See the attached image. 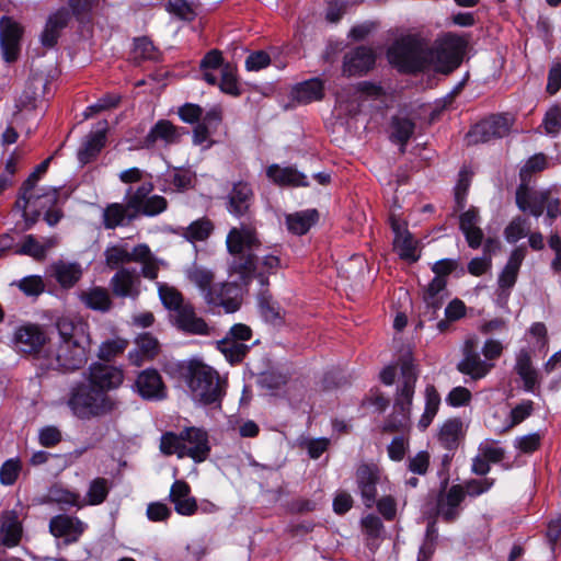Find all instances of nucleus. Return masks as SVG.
<instances>
[{"mask_svg": "<svg viewBox=\"0 0 561 561\" xmlns=\"http://www.w3.org/2000/svg\"><path fill=\"white\" fill-rule=\"evenodd\" d=\"M478 449L490 463H497L502 461L505 456V450L499 443L491 439L481 442Z\"/></svg>", "mask_w": 561, "mask_h": 561, "instance_id": "obj_62", "label": "nucleus"}, {"mask_svg": "<svg viewBox=\"0 0 561 561\" xmlns=\"http://www.w3.org/2000/svg\"><path fill=\"white\" fill-rule=\"evenodd\" d=\"M187 373V385L195 401L208 405L221 400L222 387L215 369L193 359L188 363Z\"/></svg>", "mask_w": 561, "mask_h": 561, "instance_id": "obj_7", "label": "nucleus"}, {"mask_svg": "<svg viewBox=\"0 0 561 561\" xmlns=\"http://www.w3.org/2000/svg\"><path fill=\"white\" fill-rule=\"evenodd\" d=\"M381 93V87L370 82H362L357 87H350L336 94V110L345 115H355L359 110L362 95L378 98Z\"/></svg>", "mask_w": 561, "mask_h": 561, "instance_id": "obj_13", "label": "nucleus"}, {"mask_svg": "<svg viewBox=\"0 0 561 561\" xmlns=\"http://www.w3.org/2000/svg\"><path fill=\"white\" fill-rule=\"evenodd\" d=\"M317 219V210L309 209L287 216L286 222L291 232L296 234H304L311 228Z\"/></svg>", "mask_w": 561, "mask_h": 561, "instance_id": "obj_49", "label": "nucleus"}, {"mask_svg": "<svg viewBox=\"0 0 561 561\" xmlns=\"http://www.w3.org/2000/svg\"><path fill=\"white\" fill-rule=\"evenodd\" d=\"M49 496L53 502L58 504L71 505L77 507L85 506V502L82 500L79 493L69 491L60 486L51 488Z\"/></svg>", "mask_w": 561, "mask_h": 561, "instance_id": "obj_57", "label": "nucleus"}, {"mask_svg": "<svg viewBox=\"0 0 561 561\" xmlns=\"http://www.w3.org/2000/svg\"><path fill=\"white\" fill-rule=\"evenodd\" d=\"M324 87L320 79H310L298 83L293 89V98L299 103L308 104L323 98Z\"/></svg>", "mask_w": 561, "mask_h": 561, "instance_id": "obj_40", "label": "nucleus"}, {"mask_svg": "<svg viewBox=\"0 0 561 561\" xmlns=\"http://www.w3.org/2000/svg\"><path fill=\"white\" fill-rule=\"evenodd\" d=\"M227 62H224L221 53L217 49L208 51L201 60V70L203 72V79L211 85L217 84L218 76L217 71H221L222 67Z\"/></svg>", "mask_w": 561, "mask_h": 561, "instance_id": "obj_44", "label": "nucleus"}, {"mask_svg": "<svg viewBox=\"0 0 561 561\" xmlns=\"http://www.w3.org/2000/svg\"><path fill=\"white\" fill-rule=\"evenodd\" d=\"M387 57L389 62L400 70L416 71L430 66L433 53L423 39L408 35L389 47Z\"/></svg>", "mask_w": 561, "mask_h": 561, "instance_id": "obj_6", "label": "nucleus"}, {"mask_svg": "<svg viewBox=\"0 0 561 561\" xmlns=\"http://www.w3.org/2000/svg\"><path fill=\"white\" fill-rule=\"evenodd\" d=\"M462 358L457 364V369L470 377L471 380H480L486 377L495 367L485 358H481L478 353V337L472 335L465 340L461 347Z\"/></svg>", "mask_w": 561, "mask_h": 561, "instance_id": "obj_10", "label": "nucleus"}, {"mask_svg": "<svg viewBox=\"0 0 561 561\" xmlns=\"http://www.w3.org/2000/svg\"><path fill=\"white\" fill-rule=\"evenodd\" d=\"M266 176L279 186H308L307 176L294 167L271 164L266 169Z\"/></svg>", "mask_w": 561, "mask_h": 561, "instance_id": "obj_29", "label": "nucleus"}, {"mask_svg": "<svg viewBox=\"0 0 561 561\" xmlns=\"http://www.w3.org/2000/svg\"><path fill=\"white\" fill-rule=\"evenodd\" d=\"M480 224L481 217L476 207H470L459 216V229L462 232L468 247L474 250L479 249L482 244L484 245L485 241Z\"/></svg>", "mask_w": 561, "mask_h": 561, "instance_id": "obj_21", "label": "nucleus"}, {"mask_svg": "<svg viewBox=\"0 0 561 561\" xmlns=\"http://www.w3.org/2000/svg\"><path fill=\"white\" fill-rule=\"evenodd\" d=\"M135 390L145 400L157 401L167 397L161 375L156 369H145L138 374Z\"/></svg>", "mask_w": 561, "mask_h": 561, "instance_id": "obj_18", "label": "nucleus"}, {"mask_svg": "<svg viewBox=\"0 0 561 561\" xmlns=\"http://www.w3.org/2000/svg\"><path fill=\"white\" fill-rule=\"evenodd\" d=\"M110 491V482L104 478H96L90 482L87 496L82 499L85 505H99L103 503Z\"/></svg>", "mask_w": 561, "mask_h": 561, "instance_id": "obj_52", "label": "nucleus"}, {"mask_svg": "<svg viewBox=\"0 0 561 561\" xmlns=\"http://www.w3.org/2000/svg\"><path fill=\"white\" fill-rule=\"evenodd\" d=\"M62 439L61 431L55 425H47L38 431V443L46 448L57 446Z\"/></svg>", "mask_w": 561, "mask_h": 561, "instance_id": "obj_64", "label": "nucleus"}, {"mask_svg": "<svg viewBox=\"0 0 561 561\" xmlns=\"http://www.w3.org/2000/svg\"><path fill=\"white\" fill-rule=\"evenodd\" d=\"M500 247L499 240L495 238H486L483 245V254L473 257L468 263V272L473 276H481L489 272L492 267V253Z\"/></svg>", "mask_w": 561, "mask_h": 561, "instance_id": "obj_39", "label": "nucleus"}, {"mask_svg": "<svg viewBox=\"0 0 561 561\" xmlns=\"http://www.w3.org/2000/svg\"><path fill=\"white\" fill-rule=\"evenodd\" d=\"M465 432L466 426L460 419H450L442 425L438 438L446 448L453 449L457 447Z\"/></svg>", "mask_w": 561, "mask_h": 561, "instance_id": "obj_42", "label": "nucleus"}, {"mask_svg": "<svg viewBox=\"0 0 561 561\" xmlns=\"http://www.w3.org/2000/svg\"><path fill=\"white\" fill-rule=\"evenodd\" d=\"M85 528L83 522L69 515H57L49 522L50 534L56 538H64L66 545L78 541Z\"/></svg>", "mask_w": 561, "mask_h": 561, "instance_id": "obj_17", "label": "nucleus"}, {"mask_svg": "<svg viewBox=\"0 0 561 561\" xmlns=\"http://www.w3.org/2000/svg\"><path fill=\"white\" fill-rule=\"evenodd\" d=\"M401 385L398 388L396 409L399 410L400 419L398 421H389L385 425L386 431H400L408 426L410 417V409L414 394L415 382L417 379L415 367L408 353L400 359Z\"/></svg>", "mask_w": 561, "mask_h": 561, "instance_id": "obj_8", "label": "nucleus"}, {"mask_svg": "<svg viewBox=\"0 0 561 561\" xmlns=\"http://www.w3.org/2000/svg\"><path fill=\"white\" fill-rule=\"evenodd\" d=\"M390 225L394 234L393 250L401 259L415 262L420 255L417 253L416 241L409 232L407 222L392 214L390 217Z\"/></svg>", "mask_w": 561, "mask_h": 561, "instance_id": "obj_15", "label": "nucleus"}, {"mask_svg": "<svg viewBox=\"0 0 561 561\" xmlns=\"http://www.w3.org/2000/svg\"><path fill=\"white\" fill-rule=\"evenodd\" d=\"M213 229L214 226L209 219L201 218L184 228L182 234L190 242L204 241L210 236Z\"/></svg>", "mask_w": 561, "mask_h": 561, "instance_id": "obj_51", "label": "nucleus"}, {"mask_svg": "<svg viewBox=\"0 0 561 561\" xmlns=\"http://www.w3.org/2000/svg\"><path fill=\"white\" fill-rule=\"evenodd\" d=\"M55 328L57 337L51 340L43 325L23 323L12 333L11 347L31 356L43 369L72 373L84 367L92 344L89 324L79 318L60 317Z\"/></svg>", "mask_w": 561, "mask_h": 561, "instance_id": "obj_1", "label": "nucleus"}, {"mask_svg": "<svg viewBox=\"0 0 561 561\" xmlns=\"http://www.w3.org/2000/svg\"><path fill=\"white\" fill-rule=\"evenodd\" d=\"M514 371L523 380L524 390L534 392L539 385V374L533 365L531 354L528 348H520L516 353Z\"/></svg>", "mask_w": 561, "mask_h": 561, "instance_id": "obj_25", "label": "nucleus"}, {"mask_svg": "<svg viewBox=\"0 0 561 561\" xmlns=\"http://www.w3.org/2000/svg\"><path fill=\"white\" fill-rule=\"evenodd\" d=\"M181 137V131L172 123L161 119L150 129L144 139V146L146 148L169 146L178 144Z\"/></svg>", "mask_w": 561, "mask_h": 561, "instance_id": "obj_24", "label": "nucleus"}, {"mask_svg": "<svg viewBox=\"0 0 561 561\" xmlns=\"http://www.w3.org/2000/svg\"><path fill=\"white\" fill-rule=\"evenodd\" d=\"M253 198V192L248 183H236L229 194V211L237 216H243Z\"/></svg>", "mask_w": 561, "mask_h": 561, "instance_id": "obj_35", "label": "nucleus"}, {"mask_svg": "<svg viewBox=\"0 0 561 561\" xmlns=\"http://www.w3.org/2000/svg\"><path fill=\"white\" fill-rule=\"evenodd\" d=\"M374 64V51L367 47H358L352 53L345 55L343 62V73L350 77L360 76L371 69Z\"/></svg>", "mask_w": 561, "mask_h": 561, "instance_id": "obj_27", "label": "nucleus"}, {"mask_svg": "<svg viewBox=\"0 0 561 561\" xmlns=\"http://www.w3.org/2000/svg\"><path fill=\"white\" fill-rule=\"evenodd\" d=\"M446 287V278L434 277L431 283L426 286L423 293V302L430 309H432V317L438 310L444 300Z\"/></svg>", "mask_w": 561, "mask_h": 561, "instance_id": "obj_45", "label": "nucleus"}, {"mask_svg": "<svg viewBox=\"0 0 561 561\" xmlns=\"http://www.w3.org/2000/svg\"><path fill=\"white\" fill-rule=\"evenodd\" d=\"M218 348L231 364L241 362L248 352V346L244 343L229 339L220 341Z\"/></svg>", "mask_w": 561, "mask_h": 561, "instance_id": "obj_55", "label": "nucleus"}, {"mask_svg": "<svg viewBox=\"0 0 561 561\" xmlns=\"http://www.w3.org/2000/svg\"><path fill=\"white\" fill-rule=\"evenodd\" d=\"M80 298L88 308L93 310L107 311L112 305L108 291L102 287L83 291Z\"/></svg>", "mask_w": 561, "mask_h": 561, "instance_id": "obj_47", "label": "nucleus"}, {"mask_svg": "<svg viewBox=\"0 0 561 561\" xmlns=\"http://www.w3.org/2000/svg\"><path fill=\"white\" fill-rule=\"evenodd\" d=\"M152 190L153 185L150 182L142 183L136 191L128 188L127 203L128 207L134 211V215H137V209L141 208V205H144V202L149 197Z\"/></svg>", "mask_w": 561, "mask_h": 561, "instance_id": "obj_60", "label": "nucleus"}, {"mask_svg": "<svg viewBox=\"0 0 561 561\" xmlns=\"http://www.w3.org/2000/svg\"><path fill=\"white\" fill-rule=\"evenodd\" d=\"M440 405V397L434 386H427L425 389V410L419 421V427L426 430L435 415L438 412Z\"/></svg>", "mask_w": 561, "mask_h": 561, "instance_id": "obj_48", "label": "nucleus"}, {"mask_svg": "<svg viewBox=\"0 0 561 561\" xmlns=\"http://www.w3.org/2000/svg\"><path fill=\"white\" fill-rule=\"evenodd\" d=\"M67 405L80 420L104 416L116 409V401L106 392L80 382L70 390Z\"/></svg>", "mask_w": 561, "mask_h": 561, "instance_id": "obj_4", "label": "nucleus"}, {"mask_svg": "<svg viewBox=\"0 0 561 561\" xmlns=\"http://www.w3.org/2000/svg\"><path fill=\"white\" fill-rule=\"evenodd\" d=\"M158 294L163 306L175 312V323L184 332L198 335H209L210 328L199 317L190 304H184L182 294L167 283H157Z\"/></svg>", "mask_w": 561, "mask_h": 561, "instance_id": "obj_5", "label": "nucleus"}, {"mask_svg": "<svg viewBox=\"0 0 561 561\" xmlns=\"http://www.w3.org/2000/svg\"><path fill=\"white\" fill-rule=\"evenodd\" d=\"M185 275L186 278L199 289L204 299L208 291H213L215 276L210 270L194 264L186 268Z\"/></svg>", "mask_w": 561, "mask_h": 561, "instance_id": "obj_43", "label": "nucleus"}, {"mask_svg": "<svg viewBox=\"0 0 561 561\" xmlns=\"http://www.w3.org/2000/svg\"><path fill=\"white\" fill-rule=\"evenodd\" d=\"M106 127L107 124L104 122L102 128L85 137L81 148L78 150V160L81 164L92 161L105 146Z\"/></svg>", "mask_w": 561, "mask_h": 561, "instance_id": "obj_34", "label": "nucleus"}, {"mask_svg": "<svg viewBox=\"0 0 561 561\" xmlns=\"http://www.w3.org/2000/svg\"><path fill=\"white\" fill-rule=\"evenodd\" d=\"M169 500L174 511L182 516H192L198 511L196 499L191 494V486L184 480H175L171 485Z\"/></svg>", "mask_w": 561, "mask_h": 561, "instance_id": "obj_22", "label": "nucleus"}, {"mask_svg": "<svg viewBox=\"0 0 561 561\" xmlns=\"http://www.w3.org/2000/svg\"><path fill=\"white\" fill-rule=\"evenodd\" d=\"M165 10L184 21H192L196 16V7L187 0H169Z\"/></svg>", "mask_w": 561, "mask_h": 561, "instance_id": "obj_56", "label": "nucleus"}, {"mask_svg": "<svg viewBox=\"0 0 561 561\" xmlns=\"http://www.w3.org/2000/svg\"><path fill=\"white\" fill-rule=\"evenodd\" d=\"M15 253L31 256L35 261L45 260V253L43 252L41 241L33 234H27L24 237L23 241L16 247Z\"/></svg>", "mask_w": 561, "mask_h": 561, "instance_id": "obj_54", "label": "nucleus"}, {"mask_svg": "<svg viewBox=\"0 0 561 561\" xmlns=\"http://www.w3.org/2000/svg\"><path fill=\"white\" fill-rule=\"evenodd\" d=\"M466 45L467 43L462 37L446 34L437 42L435 49H430L433 53L430 65L436 64L439 69L446 71L455 69L461 62Z\"/></svg>", "mask_w": 561, "mask_h": 561, "instance_id": "obj_9", "label": "nucleus"}, {"mask_svg": "<svg viewBox=\"0 0 561 561\" xmlns=\"http://www.w3.org/2000/svg\"><path fill=\"white\" fill-rule=\"evenodd\" d=\"M512 121L504 115H494L477 123L467 133L468 145L488 142L494 138H502L510 133Z\"/></svg>", "mask_w": 561, "mask_h": 561, "instance_id": "obj_12", "label": "nucleus"}, {"mask_svg": "<svg viewBox=\"0 0 561 561\" xmlns=\"http://www.w3.org/2000/svg\"><path fill=\"white\" fill-rule=\"evenodd\" d=\"M0 543L7 548L16 547L22 538V524L14 511L3 512L1 515Z\"/></svg>", "mask_w": 561, "mask_h": 561, "instance_id": "obj_30", "label": "nucleus"}, {"mask_svg": "<svg viewBox=\"0 0 561 561\" xmlns=\"http://www.w3.org/2000/svg\"><path fill=\"white\" fill-rule=\"evenodd\" d=\"M160 450L168 456L176 455L203 462L210 453L208 434L199 427H186L180 434L168 432L161 437Z\"/></svg>", "mask_w": 561, "mask_h": 561, "instance_id": "obj_3", "label": "nucleus"}, {"mask_svg": "<svg viewBox=\"0 0 561 561\" xmlns=\"http://www.w3.org/2000/svg\"><path fill=\"white\" fill-rule=\"evenodd\" d=\"M167 199L160 195L149 196L141 205L140 209H137V216L139 214L146 216H156L167 209Z\"/></svg>", "mask_w": 561, "mask_h": 561, "instance_id": "obj_63", "label": "nucleus"}, {"mask_svg": "<svg viewBox=\"0 0 561 561\" xmlns=\"http://www.w3.org/2000/svg\"><path fill=\"white\" fill-rule=\"evenodd\" d=\"M22 470V462L19 458L5 460L0 468V483L2 485H12L18 480Z\"/></svg>", "mask_w": 561, "mask_h": 561, "instance_id": "obj_59", "label": "nucleus"}, {"mask_svg": "<svg viewBox=\"0 0 561 561\" xmlns=\"http://www.w3.org/2000/svg\"><path fill=\"white\" fill-rule=\"evenodd\" d=\"M133 254L135 255L134 262L141 264V275L150 280L157 279L160 268L167 265L163 260L154 256L145 243L134 247Z\"/></svg>", "mask_w": 561, "mask_h": 561, "instance_id": "obj_31", "label": "nucleus"}, {"mask_svg": "<svg viewBox=\"0 0 561 561\" xmlns=\"http://www.w3.org/2000/svg\"><path fill=\"white\" fill-rule=\"evenodd\" d=\"M205 302L211 307H222L226 312H234L241 305V288L237 282L215 284L208 291Z\"/></svg>", "mask_w": 561, "mask_h": 561, "instance_id": "obj_14", "label": "nucleus"}, {"mask_svg": "<svg viewBox=\"0 0 561 561\" xmlns=\"http://www.w3.org/2000/svg\"><path fill=\"white\" fill-rule=\"evenodd\" d=\"M68 13L64 11L51 14L41 35V42L46 47H53L58 39L59 32L67 25Z\"/></svg>", "mask_w": 561, "mask_h": 561, "instance_id": "obj_41", "label": "nucleus"}, {"mask_svg": "<svg viewBox=\"0 0 561 561\" xmlns=\"http://www.w3.org/2000/svg\"><path fill=\"white\" fill-rule=\"evenodd\" d=\"M47 276L54 278L62 288H72L82 277L83 268L80 263L64 259L54 261L47 267Z\"/></svg>", "mask_w": 561, "mask_h": 561, "instance_id": "obj_20", "label": "nucleus"}, {"mask_svg": "<svg viewBox=\"0 0 561 561\" xmlns=\"http://www.w3.org/2000/svg\"><path fill=\"white\" fill-rule=\"evenodd\" d=\"M113 293L118 297L137 298L140 294V278L135 270L121 268L111 279Z\"/></svg>", "mask_w": 561, "mask_h": 561, "instance_id": "obj_26", "label": "nucleus"}, {"mask_svg": "<svg viewBox=\"0 0 561 561\" xmlns=\"http://www.w3.org/2000/svg\"><path fill=\"white\" fill-rule=\"evenodd\" d=\"M123 378V371L117 367L95 363L89 368L88 385L106 392L117 388Z\"/></svg>", "mask_w": 561, "mask_h": 561, "instance_id": "obj_19", "label": "nucleus"}, {"mask_svg": "<svg viewBox=\"0 0 561 561\" xmlns=\"http://www.w3.org/2000/svg\"><path fill=\"white\" fill-rule=\"evenodd\" d=\"M413 131L414 123L411 119L400 116L392 118L390 138L400 146L401 152H404L405 145L413 135Z\"/></svg>", "mask_w": 561, "mask_h": 561, "instance_id": "obj_46", "label": "nucleus"}, {"mask_svg": "<svg viewBox=\"0 0 561 561\" xmlns=\"http://www.w3.org/2000/svg\"><path fill=\"white\" fill-rule=\"evenodd\" d=\"M136 347L128 354L129 360L136 366L153 359L159 353V342L149 333L140 334L135 341Z\"/></svg>", "mask_w": 561, "mask_h": 561, "instance_id": "obj_32", "label": "nucleus"}, {"mask_svg": "<svg viewBox=\"0 0 561 561\" xmlns=\"http://www.w3.org/2000/svg\"><path fill=\"white\" fill-rule=\"evenodd\" d=\"M227 248L233 255L231 271L239 275L242 283H247L260 263L261 268L270 274L282 267L278 256L266 254L259 256L260 240L253 228L241 226L232 228L227 236Z\"/></svg>", "mask_w": 561, "mask_h": 561, "instance_id": "obj_2", "label": "nucleus"}, {"mask_svg": "<svg viewBox=\"0 0 561 561\" xmlns=\"http://www.w3.org/2000/svg\"><path fill=\"white\" fill-rule=\"evenodd\" d=\"M546 191L529 193L519 187L516 192V204L522 211H528L535 217L542 215L545 210Z\"/></svg>", "mask_w": 561, "mask_h": 561, "instance_id": "obj_38", "label": "nucleus"}, {"mask_svg": "<svg viewBox=\"0 0 561 561\" xmlns=\"http://www.w3.org/2000/svg\"><path fill=\"white\" fill-rule=\"evenodd\" d=\"M529 230L527 220L522 217L514 218L505 228L504 236L507 242L515 243L524 238Z\"/></svg>", "mask_w": 561, "mask_h": 561, "instance_id": "obj_61", "label": "nucleus"}, {"mask_svg": "<svg viewBox=\"0 0 561 561\" xmlns=\"http://www.w3.org/2000/svg\"><path fill=\"white\" fill-rule=\"evenodd\" d=\"M220 75V83L219 87L222 92L231 95L240 94V87L237 78V68L236 66L227 62L226 66L222 67Z\"/></svg>", "mask_w": 561, "mask_h": 561, "instance_id": "obj_53", "label": "nucleus"}, {"mask_svg": "<svg viewBox=\"0 0 561 561\" xmlns=\"http://www.w3.org/2000/svg\"><path fill=\"white\" fill-rule=\"evenodd\" d=\"M355 481L360 494L363 504L367 508L375 506L377 497V485L387 484L385 490L391 491L389 480L382 474L380 469L373 463H362L356 469Z\"/></svg>", "mask_w": 561, "mask_h": 561, "instance_id": "obj_11", "label": "nucleus"}, {"mask_svg": "<svg viewBox=\"0 0 561 561\" xmlns=\"http://www.w3.org/2000/svg\"><path fill=\"white\" fill-rule=\"evenodd\" d=\"M41 194L35 193L33 191V201L26 210L23 211V217L26 221H31V225L34 224L37 217L41 215L42 210H48L54 207L58 199V191L55 188L42 190Z\"/></svg>", "mask_w": 561, "mask_h": 561, "instance_id": "obj_33", "label": "nucleus"}, {"mask_svg": "<svg viewBox=\"0 0 561 561\" xmlns=\"http://www.w3.org/2000/svg\"><path fill=\"white\" fill-rule=\"evenodd\" d=\"M525 259V249L516 248L512 251L508 261L502 272L499 275V296L503 299H507L511 289L514 287L520 265Z\"/></svg>", "mask_w": 561, "mask_h": 561, "instance_id": "obj_23", "label": "nucleus"}, {"mask_svg": "<svg viewBox=\"0 0 561 561\" xmlns=\"http://www.w3.org/2000/svg\"><path fill=\"white\" fill-rule=\"evenodd\" d=\"M23 30L21 25L9 16L0 20V46L5 61H14L20 51V41Z\"/></svg>", "mask_w": 561, "mask_h": 561, "instance_id": "obj_16", "label": "nucleus"}, {"mask_svg": "<svg viewBox=\"0 0 561 561\" xmlns=\"http://www.w3.org/2000/svg\"><path fill=\"white\" fill-rule=\"evenodd\" d=\"M465 499L463 488L460 484L453 485L437 501V514L446 522L455 520L460 513V504Z\"/></svg>", "mask_w": 561, "mask_h": 561, "instance_id": "obj_28", "label": "nucleus"}, {"mask_svg": "<svg viewBox=\"0 0 561 561\" xmlns=\"http://www.w3.org/2000/svg\"><path fill=\"white\" fill-rule=\"evenodd\" d=\"M128 345V341L122 337H114L104 341L99 347V357L103 360H111L122 354Z\"/></svg>", "mask_w": 561, "mask_h": 561, "instance_id": "obj_58", "label": "nucleus"}, {"mask_svg": "<svg viewBox=\"0 0 561 561\" xmlns=\"http://www.w3.org/2000/svg\"><path fill=\"white\" fill-rule=\"evenodd\" d=\"M134 248L129 250L126 245H112L105 252L106 265L111 268H116L123 264L134 262L135 255Z\"/></svg>", "mask_w": 561, "mask_h": 561, "instance_id": "obj_50", "label": "nucleus"}, {"mask_svg": "<svg viewBox=\"0 0 561 561\" xmlns=\"http://www.w3.org/2000/svg\"><path fill=\"white\" fill-rule=\"evenodd\" d=\"M135 217H137V215H134L127 202L125 205L112 203L103 210V225L106 229H114L118 226H124Z\"/></svg>", "mask_w": 561, "mask_h": 561, "instance_id": "obj_37", "label": "nucleus"}, {"mask_svg": "<svg viewBox=\"0 0 561 561\" xmlns=\"http://www.w3.org/2000/svg\"><path fill=\"white\" fill-rule=\"evenodd\" d=\"M51 157L47 158L43 162H41L35 171L26 179V181L23 183L21 187V193L19 195L18 201L15 202V207L19 210H26V208L30 206V204L33 201V191L35 190V186L41 178L42 174H44L48 165L50 163Z\"/></svg>", "mask_w": 561, "mask_h": 561, "instance_id": "obj_36", "label": "nucleus"}]
</instances>
